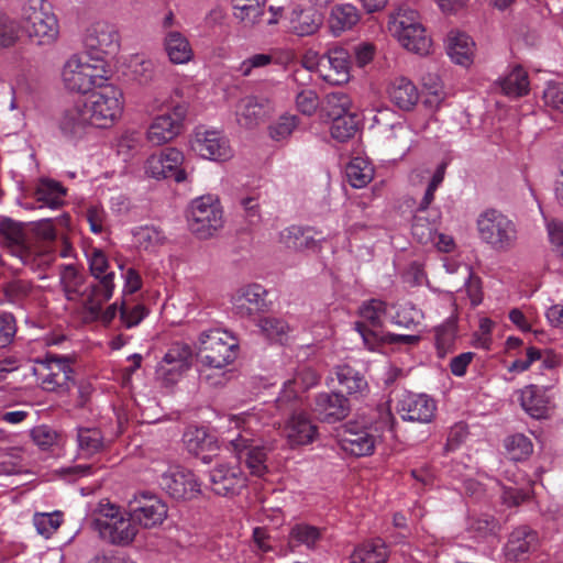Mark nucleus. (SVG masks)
<instances>
[{
  "label": "nucleus",
  "instance_id": "49530a36",
  "mask_svg": "<svg viewBox=\"0 0 563 563\" xmlns=\"http://www.w3.org/2000/svg\"><path fill=\"white\" fill-rule=\"evenodd\" d=\"M345 174L352 187L364 188L374 177V167L368 159L354 157L346 165Z\"/></svg>",
  "mask_w": 563,
  "mask_h": 563
},
{
  "label": "nucleus",
  "instance_id": "6e6552de",
  "mask_svg": "<svg viewBox=\"0 0 563 563\" xmlns=\"http://www.w3.org/2000/svg\"><path fill=\"white\" fill-rule=\"evenodd\" d=\"M86 258L91 276L98 280L91 286L87 305L92 313H97L102 303L113 296L115 273L110 268L108 256L101 249H90L86 252Z\"/></svg>",
  "mask_w": 563,
  "mask_h": 563
},
{
  "label": "nucleus",
  "instance_id": "9b49d317",
  "mask_svg": "<svg viewBox=\"0 0 563 563\" xmlns=\"http://www.w3.org/2000/svg\"><path fill=\"white\" fill-rule=\"evenodd\" d=\"M98 527L101 537L117 545L130 544L139 531L136 525L130 519L129 510L122 512L112 504L102 506Z\"/></svg>",
  "mask_w": 563,
  "mask_h": 563
},
{
  "label": "nucleus",
  "instance_id": "338daca9",
  "mask_svg": "<svg viewBox=\"0 0 563 563\" xmlns=\"http://www.w3.org/2000/svg\"><path fill=\"white\" fill-rule=\"evenodd\" d=\"M499 530L498 522L489 515H482L470 519L468 531L474 538L483 539L496 534Z\"/></svg>",
  "mask_w": 563,
  "mask_h": 563
},
{
  "label": "nucleus",
  "instance_id": "dca6fc26",
  "mask_svg": "<svg viewBox=\"0 0 563 563\" xmlns=\"http://www.w3.org/2000/svg\"><path fill=\"white\" fill-rule=\"evenodd\" d=\"M84 46L93 57L114 54L120 48L118 27L108 21H95L85 31Z\"/></svg>",
  "mask_w": 563,
  "mask_h": 563
},
{
  "label": "nucleus",
  "instance_id": "a18cd8bd",
  "mask_svg": "<svg viewBox=\"0 0 563 563\" xmlns=\"http://www.w3.org/2000/svg\"><path fill=\"white\" fill-rule=\"evenodd\" d=\"M501 91L512 98L525 96L529 92V79L527 71L521 66H515L504 78L499 80Z\"/></svg>",
  "mask_w": 563,
  "mask_h": 563
},
{
  "label": "nucleus",
  "instance_id": "7ed1b4c3",
  "mask_svg": "<svg viewBox=\"0 0 563 563\" xmlns=\"http://www.w3.org/2000/svg\"><path fill=\"white\" fill-rule=\"evenodd\" d=\"M388 30L408 51L427 55L431 49V38L421 23L420 14L410 5L400 4L389 15Z\"/></svg>",
  "mask_w": 563,
  "mask_h": 563
},
{
  "label": "nucleus",
  "instance_id": "09e8293b",
  "mask_svg": "<svg viewBox=\"0 0 563 563\" xmlns=\"http://www.w3.org/2000/svg\"><path fill=\"white\" fill-rule=\"evenodd\" d=\"M352 100L344 92L328 93L322 103L321 112L330 120L346 115L351 113Z\"/></svg>",
  "mask_w": 563,
  "mask_h": 563
},
{
  "label": "nucleus",
  "instance_id": "a211bd4d",
  "mask_svg": "<svg viewBox=\"0 0 563 563\" xmlns=\"http://www.w3.org/2000/svg\"><path fill=\"white\" fill-rule=\"evenodd\" d=\"M192 351L186 343H173L156 366L157 377L167 385H173L191 366Z\"/></svg>",
  "mask_w": 563,
  "mask_h": 563
},
{
  "label": "nucleus",
  "instance_id": "c03bdc74",
  "mask_svg": "<svg viewBox=\"0 0 563 563\" xmlns=\"http://www.w3.org/2000/svg\"><path fill=\"white\" fill-rule=\"evenodd\" d=\"M280 240L288 249L294 251L313 250L318 246L311 230L297 225L285 229L280 233Z\"/></svg>",
  "mask_w": 563,
  "mask_h": 563
},
{
  "label": "nucleus",
  "instance_id": "8fccbe9b",
  "mask_svg": "<svg viewBox=\"0 0 563 563\" xmlns=\"http://www.w3.org/2000/svg\"><path fill=\"white\" fill-rule=\"evenodd\" d=\"M385 139L389 146L404 152H407L416 141L412 128L405 122L391 124Z\"/></svg>",
  "mask_w": 563,
  "mask_h": 563
},
{
  "label": "nucleus",
  "instance_id": "f704fd0d",
  "mask_svg": "<svg viewBox=\"0 0 563 563\" xmlns=\"http://www.w3.org/2000/svg\"><path fill=\"white\" fill-rule=\"evenodd\" d=\"M0 245L8 247L19 258L30 243L20 223L4 219L0 221Z\"/></svg>",
  "mask_w": 563,
  "mask_h": 563
},
{
  "label": "nucleus",
  "instance_id": "cd10ccee",
  "mask_svg": "<svg viewBox=\"0 0 563 563\" xmlns=\"http://www.w3.org/2000/svg\"><path fill=\"white\" fill-rule=\"evenodd\" d=\"M265 289L261 285L241 288L233 297V309L241 317H252L266 307Z\"/></svg>",
  "mask_w": 563,
  "mask_h": 563
},
{
  "label": "nucleus",
  "instance_id": "864d4df0",
  "mask_svg": "<svg viewBox=\"0 0 563 563\" xmlns=\"http://www.w3.org/2000/svg\"><path fill=\"white\" fill-rule=\"evenodd\" d=\"M183 441L188 452L195 455H199L213 444L207 430L197 427L188 428L183 435Z\"/></svg>",
  "mask_w": 563,
  "mask_h": 563
},
{
  "label": "nucleus",
  "instance_id": "393cba45",
  "mask_svg": "<svg viewBox=\"0 0 563 563\" xmlns=\"http://www.w3.org/2000/svg\"><path fill=\"white\" fill-rule=\"evenodd\" d=\"M283 433L291 448L308 445L318 437V428L303 411H295L285 422Z\"/></svg>",
  "mask_w": 563,
  "mask_h": 563
},
{
  "label": "nucleus",
  "instance_id": "58836bf2",
  "mask_svg": "<svg viewBox=\"0 0 563 563\" xmlns=\"http://www.w3.org/2000/svg\"><path fill=\"white\" fill-rule=\"evenodd\" d=\"M266 0H232L233 16L244 26L254 27L265 13Z\"/></svg>",
  "mask_w": 563,
  "mask_h": 563
},
{
  "label": "nucleus",
  "instance_id": "bb28decb",
  "mask_svg": "<svg viewBox=\"0 0 563 563\" xmlns=\"http://www.w3.org/2000/svg\"><path fill=\"white\" fill-rule=\"evenodd\" d=\"M289 33L303 37L318 32L322 24L321 14L313 8L296 5L286 16Z\"/></svg>",
  "mask_w": 563,
  "mask_h": 563
},
{
  "label": "nucleus",
  "instance_id": "473e14b6",
  "mask_svg": "<svg viewBox=\"0 0 563 563\" xmlns=\"http://www.w3.org/2000/svg\"><path fill=\"white\" fill-rule=\"evenodd\" d=\"M520 404L526 412L531 417L544 418L550 408V397L548 389L537 385H529L521 390Z\"/></svg>",
  "mask_w": 563,
  "mask_h": 563
},
{
  "label": "nucleus",
  "instance_id": "c85d7f7f",
  "mask_svg": "<svg viewBox=\"0 0 563 563\" xmlns=\"http://www.w3.org/2000/svg\"><path fill=\"white\" fill-rule=\"evenodd\" d=\"M163 47L168 60L174 65H185L194 59L192 46L180 31L165 32Z\"/></svg>",
  "mask_w": 563,
  "mask_h": 563
},
{
  "label": "nucleus",
  "instance_id": "3c124183",
  "mask_svg": "<svg viewBox=\"0 0 563 563\" xmlns=\"http://www.w3.org/2000/svg\"><path fill=\"white\" fill-rule=\"evenodd\" d=\"M59 284L66 298L73 300L80 292L84 276L75 265H62L59 267Z\"/></svg>",
  "mask_w": 563,
  "mask_h": 563
},
{
  "label": "nucleus",
  "instance_id": "6ab92c4d",
  "mask_svg": "<svg viewBox=\"0 0 563 563\" xmlns=\"http://www.w3.org/2000/svg\"><path fill=\"white\" fill-rule=\"evenodd\" d=\"M158 484L170 497L175 499H192L200 493V483L196 475L181 466H169L163 472Z\"/></svg>",
  "mask_w": 563,
  "mask_h": 563
},
{
  "label": "nucleus",
  "instance_id": "1a4fd4ad",
  "mask_svg": "<svg viewBox=\"0 0 563 563\" xmlns=\"http://www.w3.org/2000/svg\"><path fill=\"white\" fill-rule=\"evenodd\" d=\"M189 228L198 238L208 239L223 227V210L220 201L211 196H201L190 203Z\"/></svg>",
  "mask_w": 563,
  "mask_h": 563
},
{
  "label": "nucleus",
  "instance_id": "c9c22d12",
  "mask_svg": "<svg viewBox=\"0 0 563 563\" xmlns=\"http://www.w3.org/2000/svg\"><path fill=\"white\" fill-rule=\"evenodd\" d=\"M474 41L463 32H451L448 35L446 51L451 59L462 66H468L473 60Z\"/></svg>",
  "mask_w": 563,
  "mask_h": 563
},
{
  "label": "nucleus",
  "instance_id": "052dcab7",
  "mask_svg": "<svg viewBox=\"0 0 563 563\" xmlns=\"http://www.w3.org/2000/svg\"><path fill=\"white\" fill-rule=\"evenodd\" d=\"M420 312L410 303L389 306L388 319L393 324L409 329L416 323Z\"/></svg>",
  "mask_w": 563,
  "mask_h": 563
},
{
  "label": "nucleus",
  "instance_id": "2eb2a0df",
  "mask_svg": "<svg viewBox=\"0 0 563 563\" xmlns=\"http://www.w3.org/2000/svg\"><path fill=\"white\" fill-rule=\"evenodd\" d=\"M32 373L44 390L55 391L67 387L73 369L67 357L49 355L44 360L36 361Z\"/></svg>",
  "mask_w": 563,
  "mask_h": 563
},
{
  "label": "nucleus",
  "instance_id": "c756f323",
  "mask_svg": "<svg viewBox=\"0 0 563 563\" xmlns=\"http://www.w3.org/2000/svg\"><path fill=\"white\" fill-rule=\"evenodd\" d=\"M537 542V532L528 527H518L508 539L505 547V555L510 561L525 560L527 554L536 549Z\"/></svg>",
  "mask_w": 563,
  "mask_h": 563
},
{
  "label": "nucleus",
  "instance_id": "6e6d98bb",
  "mask_svg": "<svg viewBox=\"0 0 563 563\" xmlns=\"http://www.w3.org/2000/svg\"><path fill=\"white\" fill-rule=\"evenodd\" d=\"M330 133L338 142H346L352 139L358 130V121L353 113L331 120Z\"/></svg>",
  "mask_w": 563,
  "mask_h": 563
},
{
  "label": "nucleus",
  "instance_id": "412c9836",
  "mask_svg": "<svg viewBox=\"0 0 563 563\" xmlns=\"http://www.w3.org/2000/svg\"><path fill=\"white\" fill-rule=\"evenodd\" d=\"M339 444L351 455L367 456L374 453L376 437L369 428L356 421H349L339 433Z\"/></svg>",
  "mask_w": 563,
  "mask_h": 563
},
{
  "label": "nucleus",
  "instance_id": "7c9ffc66",
  "mask_svg": "<svg viewBox=\"0 0 563 563\" xmlns=\"http://www.w3.org/2000/svg\"><path fill=\"white\" fill-rule=\"evenodd\" d=\"M323 529L306 523L298 522L290 527L287 537V548L290 552H295L297 548L305 547L309 551L318 548L322 540Z\"/></svg>",
  "mask_w": 563,
  "mask_h": 563
},
{
  "label": "nucleus",
  "instance_id": "79ce46f5",
  "mask_svg": "<svg viewBox=\"0 0 563 563\" xmlns=\"http://www.w3.org/2000/svg\"><path fill=\"white\" fill-rule=\"evenodd\" d=\"M360 316L368 330H375L383 325L389 316V305L380 299H369L360 307Z\"/></svg>",
  "mask_w": 563,
  "mask_h": 563
},
{
  "label": "nucleus",
  "instance_id": "4468645a",
  "mask_svg": "<svg viewBox=\"0 0 563 563\" xmlns=\"http://www.w3.org/2000/svg\"><path fill=\"white\" fill-rule=\"evenodd\" d=\"M185 155L176 147H166L147 157L144 165L145 174L154 179H173L183 183L187 179L184 167Z\"/></svg>",
  "mask_w": 563,
  "mask_h": 563
},
{
  "label": "nucleus",
  "instance_id": "ddd939ff",
  "mask_svg": "<svg viewBox=\"0 0 563 563\" xmlns=\"http://www.w3.org/2000/svg\"><path fill=\"white\" fill-rule=\"evenodd\" d=\"M189 144L196 154L206 159L224 162L233 155L227 136L219 130L203 125L192 131Z\"/></svg>",
  "mask_w": 563,
  "mask_h": 563
},
{
  "label": "nucleus",
  "instance_id": "5fc2aeb1",
  "mask_svg": "<svg viewBox=\"0 0 563 563\" xmlns=\"http://www.w3.org/2000/svg\"><path fill=\"white\" fill-rule=\"evenodd\" d=\"M336 377L339 384L349 393L357 394L366 389L367 383L365 378L349 365L336 367Z\"/></svg>",
  "mask_w": 563,
  "mask_h": 563
},
{
  "label": "nucleus",
  "instance_id": "72a5a7b5",
  "mask_svg": "<svg viewBox=\"0 0 563 563\" xmlns=\"http://www.w3.org/2000/svg\"><path fill=\"white\" fill-rule=\"evenodd\" d=\"M355 330L360 333L364 344L369 350H374L377 343L416 345L420 341L419 335L395 334L390 332L382 333L375 330H368L363 323H355Z\"/></svg>",
  "mask_w": 563,
  "mask_h": 563
},
{
  "label": "nucleus",
  "instance_id": "423d86ee",
  "mask_svg": "<svg viewBox=\"0 0 563 563\" xmlns=\"http://www.w3.org/2000/svg\"><path fill=\"white\" fill-rule=\"evenodd\" d=\"M82 101L88 108L89 119L97 129L114 125L121 119L125 104L122 89L110 82L98 88V91Z\"/></svg>",
  "mask_w": 563,
  "mask_h": 563
},
{
  "label": "nucleus",
  "instance_id": "f3484780",
  "mask_svg": "<svg viewBox=\"0 0 563 563\" xmlns=\"http://www.w3.org/2000/svg\"><path fill=\"white\" fill-rule=\"evenodd\" d=\"M84 101H77L67 107L58 121L63 136L71 143H79L88 139L96 129Z\"/></svg>",
  "mask_w": 563,
  "mask_h": 563
},
{
  "label": "nucleus",
  "instance_id": "680f3d73",
  "mask_svg": "<svg viewBox=\"0 0 563 563\" xmlns=\"http://www.w3.org/2000/svg\"><path fill=\"white\" fill-rule=\"evenodd\" d=\"M505 448L510 457L515 461L527 459L533 451L531 440L522 433L508 437L505 440Z\"/></svg>",
  "mask_w": 563,
  "mask_h": 563
},
{
  "label": "nucleus",
  "instance_id": "774afa93",
  "mask_svg": "<svg viewBox=\"0 0 563 563\" xmlns=\"http://www.w3.org/2000/svg\"><path fill=\"white\" fill-rule=\"evenodd\" d=\"M148 310L142 303L129 306L124 301L120 305V320L124 328L131 329L139 325L147 316Z\"/></svg>",
  "mask_w": 563,
  "mask_h": 563
},
{
  "label": "nucleus",
  "instance_id": "ea45409f",
  "mask_svg": "<svg viewBox=\"0 0 563 563\" xmlns=\"http://www.w3.org/2000/svg\"><path fill=\"white\" fill-rule=\"evenodd\" d=\"M320 376L310 367H301L294 379L284 384L278 401H288L296 398L299 391H303L318 384Z\"/></svg>",
  "mask_w": 563,
  "mask_h": 563
},
{
  "label": "nucleus",
  "instance_id": "f03ea898",
  "mask_svg": "<svg viewBox=\"0 0 563 563\" xmlns=\"http://www.w3.org/2000/svg\"><path fill=\"white\" fill-rule=\"evenodd\" d=\"M112 71L103 57L74 54L63 65L62 81L66 90L86 95L109 82Z\"/></svg>",
  "mask_w": 563,
  "mask_h": 563
},
{
  "label": "nucleus",
  "instance_id": "4be33fe9",
  "mask_svg": "<svg viewBox=\"0 0 563 563\" xmlns=\"http://www.w3.org/2000/svg\"><path fill=\"white\" fill-rule=\"evenodd\" d=\"M396 409L405 421L429 423L434 418L437 404L424 394L407 393L398 400Z\"/></svg>",
  "mask_w": 563,
  "mask_h": 563
},
{
  "label": "nucleus",
  "instance_id": "4d7b16f0",
  "mask_svg": "<svg viewBox=\"0 0 563 563\" xmlns=\"http://www.w3.org/2000/svg\"><path fill=\"white\" fill-rule=\"evenodd\" d=\"M298 124L299 119L297 115L285 113L269 124V136L276 142L287 141Z\"/></svg>",
  "mask_w": 563,
  "mask_h": 563
},
{
  "label": "nucleus",
  "instance_id": "aec40b11",
  "mask_svg": "<svg viewBox=\"0 0 563 563\" xmlns=\"http://www.w3.org/2000/svg\"><path fill=\"white\" fill-rule=\"evenodd\" d=\"M350 55L342 47H334L320 56L316 64L319 77L330 85H343L350 80Z\"/></svg>",
  "mask_w": 563,
  "mask_h": 563
},
{
  "label": "nucleus",
  "instance_id": "4c0bfd02",
  "mask_svg": "<svg viewBox=\"0 0 563 563\" xmlns=\"http://www.w3.org/2000/svg\"><path fill=\"white\" fill-rule=\"evenodd\" d=\"M77 457L90 459L101 452L104 439L98 428L78 427L76 429Z\"/></svg>",
  "mask_w": 563,
  "mask_h": 563
},
{
  "label": "nucleus",
  "instance_id": "20e7f679",
  "mask_svg": "<svg viewBox=\"0 0 563 563\" xmlns=\"http://www.w3.org/2000/svg\"><path fill=\"white\" fill-rule=\"evenodd\" d=\"M20 22L21 30L33 45L51 46L58 38L59 25L57 18L45 8L42 0H30L22 8Z\"/></svg>",
  "mask_w": 563,
  "mask_h": 563
},
{
  "label": "nucleus",
  "instance_id": "de8ad7c7",
  "mask_svg": "<svg viewBox=\"0 0 563 563\" xmlns=\"http://www.w3.org/2000/svg\"><path fill=\"white\" fill-rule=\"evenodd\" d=\"M35 196L37 201L51 209H57L64 203L66 189L58 181L42 179L37 185Z\"/></svg>",
  "mask_w": 563,
  "mask_h": 563
},
{
  "label": "nucleus",
  "instance_id": "13d9d810",
  "mask_svg": "<svg viewBox=\"0 0 563 563\" xmlns=\"http://www.w3.org/2000/svg\"><path fill=\"white\" fill-rule=\"evenodd\" d=\"M424 212L417 211L412 221V235L421 244L428 245L434 242L437 223L435 220L430 221L424 216Z\"/></svg>",
  "mask_w": 563,
  "mask_h": 563
},
{
  "label": "nucleus",
  "instance_id": "0e129e2a",
  "mask_svg": "<svg viewBox=\"0 0 563 563\" xmlns=\"http://www.w3.org/2000/svg\"><path fill=\"white\" fill-rule=\"evenodd\" d=\"M19 258L33 271H43L51 266L55 257L49 251H37L30 245Z\"/></svg>",
  "mask_w": 563,
  "mask_h": 563
},
{
  "label": "nucleus",
  "instance_id": "9d476101",
  "mask_svg": "<svg viewBox=\"0 0 563 563\" xmlns=\"http://www.w3.org/2000/svg\"><path fill=\"white\" fill-rule=\"evenodd\" d=\"M187 114L188 104L179 102L169 112L154 117L145 132L146 142L152 146L173 142L181 134Z\"/></svg>",
  "mask_w": 563,
  "mask_h": 563
},
{
  "label": "nucleus",
  "instance_id": "603ef678",
  "mask_svg": "<svg viewBox=\"0 0 563 563\" xmlns=\"http://www.w3.org/2000/svg\"><path fill=\"white\" fill-rule=\"evenodd\" d=\"M421 84L426 92L424 104L438 109L445 99L442 81L437 74L428 73L422 76Z\"/></svg>",
  "mask_w": 563,
  "mask_h": 563
},
{
  "label": "nucleus",
  "instance_id": "39448f33",
  "mask_svg": "<svg viewBox=\"0 0 563 563\" xmlns=\"http://www.w3.org/2000/svg\"><path fill=\"white\" fill-rule=\"evenodd\" d=\"M477 230L481 240L498 253L514 250L518 243L516 223L498 210L489 209L479 214Z\"/></svg>",
  "mask_w": 563,
  "mask_h": 563
},
{
  "label": "nucleus",
  "instance_id": "a19ab883",
  "mask_svg": "<svg viewBox=\"0 0 563 563\" xmlns=\"http://www.w3.org/2000/svg\"><path fill=\"white\" fill-rule=\"evenodd\" d=\"M3 295L7 302L24 306L37 297L38 288L29 280L16 278L3 285Z\"/></svg>",
  "mask_w": 563,
  "mask_h": 563
},
{
  "label": "nucleus",
  "instance_id": "f257e3e1",
  "mask_svg": "<svg viewBox=\"0 0 563 563\" xmlns=\"http://www.w3.org/2000/svg\"><path fill=\"white\" fill-rule=\"evenodd\" d=\"M272 421V413L265 406L254 407L228 417V430L223 440L239 459L245 455V463L255 476L267 471V449L262 445V431Z\"/></svg>",
  "mask_w": 563,
  "mask_h": 563
},
{
  "label": "nucleus",
  "instance_id": "a878e982",
  "mask_svg": "<svg viewBox=\"0 0 563 563\" xmlns=\"http://www.w3.org/2000/svg\"><path fill=\"white\" fill-rule=\"evenodd\" d=\"M347 398L339 393H319L314 397L312 410L319 420L333 423L343 420L350 413Z\"/></svg>",
  "mask_w": 563,
  "mask_h": 563
},
{
  "label": "nucleus",
  "instance_id": "bf43d9fd",
  "mask_svg": "<svg viewBox=\"0 0 563 563\" xmlns=\"http://www.w3.org/2000/svg\"><path fill=\"white\" fill-rule=\"evenodd\" d=\"M261 332L272 341H283L289 332L288 323L277 317H264L257 320Z\"/></svg>",
  "mask_w": 563,
  "mask_h": 563
},
{
  "label": "nucleus",
  "instance_id": "b1692460",
  "mask_svg": "<svg viewBox=\"0 0 563 563\" xmlns=\"http://www.w3.org/2000/svg\"><path fill=\"white\" fill-rule=\"evenodd\" d=\"M275 110L273 101L267 97L246 96L236 104V121L241 126H257Z\"/></svg>",
  "mask_w": 563,
  "mask_h": 563
},
{
  "label": "nucleus",
  "instance_id": "e2e57ef3",
  "mask_svg": "<svg viewBox=\"0 0 563 563\" xmlns=\"http://www.w3.org/2000/svg\"><path fill=\"white\" fill-rule=\"evenodd\" d=\"M60 511L36 512L33 517V525L38 534L49 538L59 528L63 519Z\"/></svg>",
  "mask_w": 563,
  "mask_h": 563
},
{
  "label": "nucleus",
  "instance_id": "f8f14e48",
  "mask_svg": "<svg viewBox=\"0 0 563 563\" xmlns=\"http://www.w3.org/2000/svg\"><path fill=\"white\" fill-rule=\"evenodd\" d=\"M129 515L136 527L154 529L161 527L167 519L168 506L159 496L142 492L130 500Z\"/></svg>",
  "mask_w": 563,
  "mask_h": 563
},
{
  "label": "nucleus",
  "instance_id": "5701e85b",
  "mask_svg": "<svg viewBox=\"0 0 563 563\" xmlns=\"http://www.w3.org/2000/svg\"><path fill=\"white\" fill-rule=\"evenodd\" d=\"M211 489L219 496H234L246 485V477L239 465L218 464L209 474Z\"/></svg>",
  "mask_w": 563,
  "mask_h": 563
},
{
  "label": "nucleus",
  "instance_id": "e433bc0d",
  "mask_svg": "<svg viewBox=\"0 0 563 563\" xmlns=\"http://www.w3.org/2000/svg\"><path fill=\"white\" fill-rule=\"evenodd\" d=\"M358 9L351 3L335 4L329 16V27L334 35H340L353 29L360 21Z\"/></svg>",
  "mask_w": 563,
  "mask_h": 563
},
{
  "label": "nucleus",
  "instance_id": "69168bd1",
  "mask_svg": "<svg viewBox=\"0 0 563 563\" xmlns=\"http://www.w3.org/2000/svg\"><path fill=\"white\" fill-rule=\"evenodd\" d=\"M435 347L439 357H444L453 347L455 341V325L449 321L435 328Z\"/></svg>",
  "mask_w": 563,
  "mask_h": 563
},
{
  "label": "nucleus",
  "instance_id": "0eeeda50",
  "mask_svg": "<svg viewBox=\"0 0 563 563\" xmlns=\"http://www.w3.org/2000/svg\"><path fill=\"white\" fill-rule=\"evenodd\" d=\"M196 347L203 364L225 368L236 358L239 342L231 333L216 328L200 332Z\"/></svg>",
  "mask_w": 563,
  "mask_h": 563
},
{
  "label": "nucleus",
  "instance_id": "2f4dec72",
  "mask_svg": "<svg viewBox=\"0 0 563 563\" xmlns=\"http://www.w3.org/2000/svg\"><path fill=\"white\" fill-rule=\"evenodd\" d=\"M390 101L400 110H411L419 100V91L415 84L406 77L395 78L388 87Z\"/></svg>",
  "mask_w": 563,
  "mask_h": 563
},
{
  "label": "nucleus",
  "instance_id": "37998d69",
  "mask_svg": "<svg viewBox=\"0 0 563 563\" xmlns=\"http://www.w3.org/2000/svg\"><path fill=\"white\" fill-rule=\"evenodd\" d=\"M388 551L380 540L365 542L353 551L350 563H386Z\"/></svg>",
  "mask_w": 563,
  "mask_h": 563
}]
</instances>
